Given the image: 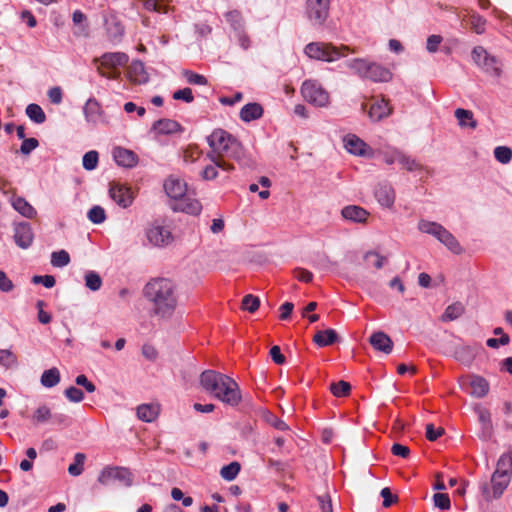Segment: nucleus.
I'll use <instances>...</instances> for the list:
<instances>
[{"label":"nucleus","mask_w":512,"mask_h":512,"mask_svg":"<svg viewBox=\"0 0 512 512\" xmlns=\"http://www.w3.org/2000/svg\"><path fill=\"white\" fill-rule=\"evenodd\" d=\"M207 142L211 151L206 154V158L217 165L220 160H235L241 167L253 168L254 160L247 155L242 144L230 133L223 129H215L208 137Z\"/></svg>","instance_id":"1"},{"label":"nucleus","mask_w":512,"mask_h":512,"mask_svg":"<svg viewBox=\"0 0 512 512\" xmlns=\"http://www.w3.org/2000/svg\"><path fill=\"white\" fill-rule=\"evenodd\" d=\"M145 298L152 304V312L161 318H170L178 304L175 283L168 278L151 279L143 289Z\"/></svg>","instance_id":"2"},{"label":"nucleus","mask_w":512,"mask_h":512,"mask_svg":"<svg viewBox=\"0 0 512 512\" xmlns=\"http://www.w3.org/2000/svg\"><path fill=\"white\" fill-rule=\"evenodd\" d=\"M202 388L222 403L236 407L242 400L237 382L223 373L205 370L200 375Z\"/></svg>","instance_id":"3"},{"label":"nucleus","mask_w":512,"mask_h":512,"mask_svg":"<svg viewBox=\"0 0 512 512\" xmlns=\"http://www.w3.org/2000/svg\"><path fill=\"white\" fill-rule=\"evenodd\" d=\"M347 66L354 70L361 78L369 79L373 82H389L392 79V73L389 69L377 63H369L364 59H352L347 62Z\"/></svg>","instance_id":"4"},{"label":"nucleus","mask_w":512,"mask_h":512,"mask_svg":"<svg viewBox=\"0 0 512 512\" xmlns=\"http://www.w3.org/2000/svg\"><path fill=\"white\" fill-rule=\"evenodd\" d=\"M418 229L422 233L434 236L439 242L447 247L454 254H461L463 248L458 240L441 224L428 220H420Z\"/></svg>","instance_id":"5"},{"label":"nucleus","mask_w":512,"mask_h":512,"mask_svg":"<svg viewBox=\"0 0 512 512\" xmlns=\"http://www.w3.org/2000/svg\"><path fill=\"white\" fill-rule=\"evenodd\" d=\"M349 51L347 46H334L331 43L311 42L305 46V54L312 59L333 62L342 56H346Z\"/></svg>","instance_id":"6"},{"label":"nucleus","mask_w":512,"mask_h":512,"mask_svg":"<svg viewBox=\"0 0 512 512\" xmlns=\"http://www.w3.org/2000/svg\"><path fill=\"white\" fill-rule=\"evenodd\" d=\"M129 57L123 52H107L100 59L95 58L94 62H100L97 71L100 76L108 79H117L120 75L119 68L128 63Z\"/></svg>","instance_id":"7"},{"label":"nucleus","mask_w":512,"mask_h":512,"mask_svg":"<svg viewBox=\"0 0 512 512\" xmlns=\"http://www.w3.org/2000/svg\"><path fill=\"white\" fill-rule=\"evenodd\" d=\"M472 59L485 73L494 77L501 75V63L495 56L490 55L484 47H474Z\"/></svg>","instance_id":"8"},{"label":"nucleus","mask_w":512,"mask_h":512,"mask_svg":"<svg viewBox=\"0 0 512 512\" xmlns=\"http://www.w3.org/2000/svg\"><path fill=\"white\" fill-rule=\"evenodd\" d=\"M301 94L307 102L315 106L324 107L329 102L328 92L315 80L304 81Z\"/></svg>","instance_id":"9"},{"label":"nucleus","mask_w":512,"mask_h":512,"mask_svg":"<svg viewBox=\"0 0 512 512\" xmlns=\"http://www.w3.org/2000/svg\"><path fill=\"white\" fill-rule=\"evenodd\" d=\"M330 0H307L306 16L314 26H322L329 16Z\"/></svg>","instance_id":"10"},{"label":"nucleus","mask_w":512,"mask_h":512,"mask_svg":"<svg viewBox=\"0 0 512 512\" xmlns=\"http://www.w3.org/2000/svg\"><path fill=\"white\" fill-rule=\"evenodd\" d=\"M111 481H118L129 487L133 483L132 473L125 467H105L98 476V482L108 485Z\"/></svg>","instance_id":"11"},{"label":"nucleus","mask_w":512,"mask_h":512,"mask_svg":"<svg viewBox=\"0 0 512 512\" xmlns=\"http://www.w3.org/2000/svg\"><path fill=\"white\" fill-rule=\"evenodd\" d=\"M109 195L111 199L122 208L129 207L134 200V193L131 188L119 183L111 184Z\"/></svg>","instance_id":"12"},{"label":"nucleus","mask_w":512,"mask_h":512,"mask_svg":"<svg viewBox=\"0 0 512 512\" xmlns=\"http://www.w3.org/2000/svg\"><path fill=\"white\" fill-rule=\"evenodd\" d=\"M15 244L21 249H28L34 240V234L30 223L19 222L14 224Z\"/></svg>","instance_id":"13"},{"label":"nucleus","mask_w":512,"mask_h":512,"mask_svg":"<svg viewBox=\"0 0 512 512\" xmlns=\"http://www.w3.org/2000/svg\"><path fill=\"white\" fill-rule=\"evenodd\" d=\"M392 113V107L389 104V101L382 98H372V103L368 109V116L372 121H381L382 119L388 117Z\"/></svg>","instance_id":"14"},{"label":"nucleus","mask_w":512,"mask_h":512,"mask_svg":"<svg viewBox=\"0 0 512 512\" xmlns=\"http://www.w3.org/2000/svg\"><path fill=\"white\" fill-rule=\"evenodd\" d=\"M146 236L148 241L157 247L166 246L173 239L171 232L163 226H151L147 229Z\"/></svg>","instance_id":"15"},{"label":"nucleus","mask_w":512,"mask_h":512,"mask_svg":"<svg viewBox=\"0 0 512 512\" xmlns=\"http://www.w3.org/2000/svg\"><path fill=\"white\" fill-rule=\"evenodd\" d=\"M151 130L159 135H171L183 132L184 128L176 120L163 118L155 121Z\"/></svg>","instance_id":"16"},{"label":"nucleus","mask_w":512,"mask_h":512,"mask_svg":"<svg viewBox=\"0 0 512 512\" xmlns=\"http://www.w3.org/2000/svg\"><path fill=\"white\" fill-rule=\"evenodd\" d=\"M344 146L346 150L357 156L371 155V149L368 145L356 135H347L344 138Z\"/></svg>","instance_id":"17"},{"label":"nucleus","mask_w":512,"mask_h":512,"mask_svg":"<svg viewBox=\"0 0 512 512\" xmlns=\"http://www.w3.org/2000/svg\"><path fill=\"white\" fill-rule=\"evenodd\" d=\"M113 158L115 162L122 167L132 168L138 163V156L132 150L115 147L113 149Z\"/></svg>","instance_id":"18"},{"label":"nucleus","mask_w":512,"mask_h":512,"mask_svg":"<svg viewBox=\"0 0 512 512\" xmlns=\"http://www.w3.org/2000/svg\"><path fill=\"white\" fill-rule=\"evenodd\" d=\"M341 215L344 219L355 223H366L369 212L358 205H348L342 208Z\"/></svg>","instance_id":"19"},{"label":"nucleus","mask_w":512,"mask_h":512,"mask_svg":"<svg viewBox=\"0 0 512 512\" xmlns=\"http://www.w3.org/2000/svg\"><path fill=\"white\" fill-rule=\"evenodd\" d=\"M375 197L380 205L390 208L395 202V191L389 183H380L375 189Z\"/></svg>","instance_id":"20"},{"label":"nucleus","mask_w":512,"mask_h":512,"mask_svg":"<svg viewBox=\"0 0 512 512\" xmlns=\"http://www.w3.org/2000/svg\"><path fill=\"white\" fill-rule=\"evenodd\" d=\"M369 342L375 350L385 354H390L392 352L393 342L384 332L379 331L373 333L369 338Z\"/></svg>","instance_id":"21"},{"label":"nucleus","mask_w":512,"mask_h":512,"mask_svg":"<svg viewBox=\"0 0 512 512\" xmlns=\"http://www.w3.org/2000/svg\"><path fill=\"white\" fill-rule=\"evenodd\" d=\"M219 164L220 165H217L215 162H211V164L206 165L201 171L202 179L206 181L214 180L218 176V169L225 172H231L234 170V166L228 161L220 160Z\"/></svg>","instance_id":"22"},{"label":"nucleus","mask_w":512,"mask_h":512,"mask_svg":"<svg viewBox=\"0 0 512 512\" xmlns=\"http://www.w3.org/2000/svg\"><path fill=\"white\" fill-rule=\"evenodd\" d=\"M511 480V475L506 473H500L499 471H494L491 477L492 489H493V498H500L509 485Z\"/></svg>","instance_id":"23"},{"label":"nucleus","mask_w":512,"mask_h":512,"mask_svg":"<svg viewBox=\"0 0 512 512\" xmlns=\"http://www.w3.org/2000/svg\"><path fill=\"white\" fill-rule=\"evenodd\" d=\"M164 189L166 194L173 199H181L186 193V184L176 178H168L164 182Z\"/></svg>","instance_id":"24"},{"label":"nucleus","mask_w":512,"mask_h":512,"mask_svg":"<svg viewBox=\"0 0 512 512\" xmlns=\"http://www.w3.org/2000/svg\"><path fill=\"white\" fill-rule=\"evenodd\" d=\"M263 107L256 102L244 105L240 110V119L244 122H251L263 116Z\"/></svg>","instance_id":"25"},{"label":"nucleus","mask_w":512,"mask_h":512,"mask_svg":"<svg viewBox=\"0 0 512 512\" xmlns=\"http://www.w3.org/2000/svg\"><path fill=\"white\" fill-rule=\"evenodd\" d=\"M127 74L134 83L143 84L148 81V75L141 61H133L128 67Z\"/></svg>","instance_id":"26"},{"label":"nucleus","mask_w":512,"mask_h":512,"mask_svg":"<svg viewBox=\"0 0 512 512\" xmlns=\"http://www.w3.org/2000/svg\"><path fill=\"white\" fill-rule=\"evenodd\" d=\"M13 208L22 216L33 219L37 215L35 208L23 197H14L12 199Z\"/></svg>","instance_id":"27"},{"label":"nucleus","mask_w":512,"mask_h":512,"mask_svg":"<svg viewBox=\"0 0 512 512\" xmlns=\"http://www.w3.org/2000/svg\"><path fill=\"white\" fill-rule=\"evenodd\" d=\"M337 340L338 335L334 329L318 331L313 337V342L319 347L332 345Z\"/></svg>","instance_id":"28"},{"label":"nucleus","mask_w":512,"mask_h":512,"mask_svg":"<svg viewBox=\"0 0 512 512\" xmlns=\"http://www.w3.org/2000/svg\"><path fill=\"white\" fill-rule=\"evenodd\" d=\"M100 103L95 98H89L84 106L86 120L96 123L101 115Z\"/></svg>","instance_id":"29"},{"label":"nucleus","mask_w":512,"mask_h":512,"mask_svg":"<svg viewBox=\"0 0 512 512\" xmlns=\"http://www.w3.org/2000/svg\"><path fill=\"white\" fill-rule=\"evenodd\" d=\"M159 414V407L152 404H142L137 408V416L145 422H152Z\"/></svg>","instance_id":"30"},{"label":"nucleus","mask_w":512,"mask_h":512,"mask_svg":"<svg viewBox=\"0 0 512 512\" xmlns=\"http://www.w3.org/2000/svg\"><path fill=\"white\" fill-rule=\"evenodd\" d=\"M470 385L472 389V395L478 398L486 396L489 392V383L485 378L481 376H474Z\"/></svg>","instance_id":"31"},{"label":"nucleus","mask_w":512,"mask_h":512,"mask_svg":"<svg viewBox=\"0 0 512 512\" xmlns=\"http://www.w3.org/2000/svg\"><path fill=\"white\" fill-rule=\"evenodd\" d=\"M465 311L461 302H455L449 305L441 316L442 322H448L458 319Z\"/></svg>","instance_id":"32"},{"label":"nucleus","mask_w":512,"mask_h":512,"mask_svg":"<svg viewBox=\"0 0 512 512\" xmlns=\"http://www.w3.org/2000/svg\"><path fill=\"white\" fill-rule=\"evenodd\" d=\"M179 209L191 215H197L201 212L202 206L196 199L182 197L179 202Z\"/></svg>","instance_id":"33"},{"label":"nucleus","mask_w":512,"mask_h":512,"mask_svg":"<svg viewBox=\"0 0 512 512\" xmlns=\"http://www.w3.org/2000/svg\"><path fill=\"white\" fill-rule=\"evenodd\" d=\"M455 358L465 365H470L475 358V351L470 346H460L455 349Z\"/></svg>","instance_id":"34"},{"label":"nucleus","mask_w":512,"mask_h":512,"mask_svg":"<svg viewBox=\"0 0 512 512\" xmlns=\"http://www.w3.org/2000/svg\"><path fill=\"white\" fill-rule=\"evenodd\" d=\"M60 382V372L56 367L45 370L41 376V384L44 387L52 388Z\"/></svg>","instance_id":"35"},{"label":"nucleus","mask_w":512,"mask_h":512,"mask_svg":"<svg viewBox=\"0 0 512 512\" xmlns=\"http://www.w3.org/2000/svg\"><path fill=\"white\" fill-rule=\"evenodd\" d=\"M455 117L458 120V123L461 127H476V121L473 119V113L469 110H465L462 108H458L455 111Z\"/></svg>","instance_id":"36"},{"label":"nucleus","mask_w":512,"mask_h":512,"mask_svg":"<svg viewBox=\"0 0 512 512\" xmlns=\"http://www.w3.org/2000/svg\"><path fill=\"white\" fill-rule=\"evenodd\" d=\"M26 115L37 124H42L46 120V115L38 104H29L26 107Z\"/></svg>","instance_id":"37"},{"label":"nucleus","mask_w":512,"mask_h":512,"mask_svg":"<svg viewBox=\"0 0 512 512\" xmlns=\"http://www.w3.org/2000/svg\"><path fill=\"white\" fill-rule=\"evenodd\" d=\"M225 18L235 32L244 29V20L240 11H229L225 14Z\"/></svg>","instance_id":"38"},{"label":"nucleus","mask_w":512,"mask_h":512,"mask_svg":"<svg viewBox=\"0 0 512 512\" xmlns=\"http://www.w3.org/2000/svg\"><path fill=\"white\" fill-rule=\"evenodd\" d=\"M52 419V412L46 405L39 406L32 415V421L34 424H43Z\"/></svg>","instance_id":"39"},{"label":"nucleus","mask_w":512,"mask_h":512,"mask_svg":"<svg viewBox=\"0 0 512 512\" xmlns=\"http://www.w3.org/2000/svg\"><path fill=\"white\" fill-rule=\"evenodd\" d=\"M86 455L84 453H76L74 456V462L68 467V473L72 476H79L84 470V463Z\"/></svg>","instance_id":"40"},{"label":"nucleus","mask_w":512,"mask_h":512,"mask_svg":"<svg viewBox=\"0 0 512 512\" xmlns=\"http://www.w3.org/2000/svg\"><path fill=\"white\" fill-rule=\"evenodd\" d=\"M240 464L236 461L234 462H231L230 464L226 465V466H223L220 470V475L223 479L227 480V481H232L234 480L239 471H240Z\"/></svg>","instance_id":"41"},{"label":"nucleus","mask_w":512,"mask_h":512,"mask_svg":"<svg viewBox=\"0 0 512 512\" xmlns=\"http://www.w3.org/2000/svg\"><path fill=\"white\" fill-rule=\"evenodd\" d=\"M397 159L398 163L408 171H416L423 168L419 162H417L414 158L404 154L403 152L402 154H398Z\"/></svg>","instance_id":"42"},{"label":"nucleus","mask_w":512,"mask_h":512,"mask_svg":"<svg viewBox=\"0 0 512 512\" xmlns=\"http://www.w3.org/2000/svg\"><path fill=\"white\" fill-rule=\"evenodd\" d=\"M330 391L336 397H346L350 394L351 385L346 381L340 380L330 385Z\"/></svg>","instance_id":"43"},{"label":"nucleus","mask_w":512,"mask_h":512,"mask_svg":"<svg viewBox=\"0 0 512 512\" xmlns=\"http://www.w3.org/2000/svg\"><path fill=\"white\" fill-rule=\"evenodd\" d=\"M84 279L85 286L92 291H98L102 286V279L95 271H88Z\"/></svg>","instance_id":"44"},{"label":"nucleus","mask_w":512,"mask_h":512,"mask_svg":"<svg viewBox=\"0 0 512 512\" xmlns=\"http://www.w3.org/2000/svg\"><path fill=\"white\" fill-rule=\"evenodd\" d=\"M495 471L500 473L512 474V456L509 453H505L500 456L497 462Z\"/></svg>","instance_id":"45"},{"label":"nucleus","mask_w":512,"mask_h":512,"mask_svg":"<svg viewBox=\"0 0 512 512\" xmlns=\"http://www.w3.org/2000/svg\"><path fill=\"white\" fill-rule=\"evenodd\" d=\"M70 262V256L67 251L60 250L53 252L51 255V264L54 267H64Z\"/></svg>","instance_id":"46"},{"label":"nucleus","mask_w":512,"mask_h":512,"mask_svg":"<svg viewBox=\"0 0 512 512\" xmlns=\"http://www.w3.org/2000/svg\"><path fill=\"white\" fill-rule=\"evenodd\" d=\"M88 219L94 224H101L106 219L105 210L101 206H93L87 214Z\"/></svg>","instance_id":"47"},{"label":"nucleus","mask_w":512,"mask_h":512,"mask_svg":"<svg viewBox=\"0 0 512 512\" xmlns=\"http://www.w3.org/2000/svg\"><path fill=\"white\" fill-rule=\"evenodd\" d=\"M202 155V151L196 145H189L183 151V160L186 163L196 162Z\"/></svg>","instance_id":"48"},{"label":"nucleus","mask_w":512,"mask_h":512,"mask_svg":"<svg viewBox=\"0 0 512 512\" xmlns=\"http://www.w3.org/2000/svg\"><path fill=\"white\" fill-rule=\"evenodd\" d=\"M107 31L109 39L114 43H118L124 34V27L119 22H114L108 26Z\"/></svg>","instance_id":"49"},{"label":"nucleus","mask_w":512,"mask_h":512,"mask_svg":"<svg viewBox=\"0 0 512 512\" xmlns=\"http://www.w3.org/2000/svg\"><path fill=\"white\" fill-rule=\"evenodd\" d=\"M98 159H99V154L97 151H95V150L88 151L83 156V161H82L83 167L89 171L95 169L98 165Z\"/></svg>","instance_id":"50"},{"label":"nucleus","mask_w":512,"mask_h":512,"mask_svg":"<svg viewBox=\"0 0 512 512\" xmlns=\"http://www.w3.org/2000/svg\"><path fill=\"white\" fill-rule=\"evenodd\" d=\"M494 156L497 161L506 164L512 159V150L506 146H498L494 150Z\"/></svg>","instance_id":"51"},{"label":"nucleus","mask_w":512,"mask_h":512,"mask_svg":"<svg viewBox=\"0 0 512 512\" xmlns=\"http://www.w3.org/2000/svg\"><path fill=\"white\" fill-rule=\"evenodd\" d=\"M260 306V300L258 297L248 294L244 296L242 300V308L250 313H254Z\"/></svg>","instance_id":"52"},{"label":"nucleus","mask_w":512,"mask_h":512,"mask_svg":"<svg viewBox=\"0 0 512 512\" xmlns=\"http://www.w3.org/2000/svg\"><path fill=\"white\" fill-rule=\"evenodd\" d=\"M17 364V357L8 349L0 350V365L10 368Z\"/></svg>","instance_id":"53"},{"label":"nucleus","mask_w":512,"mask_h":512,"mask_svg":"<svg viewBox=\"0 0 512 512\" xmlns=\"http://www.w3.org/2000/svg\"><path fill=\"white\" fill-rule=\"evenodd\" d=\"M477 413L479 421L482 424L483 430L488 431L490 433L492 431V422L489 410L485 408H480L477 410Z\"/></svg>","instance_id":"54"},{"label":"nucleus","mask_w":512,"mask_h":512,"mask_svg":"<svg viewBox=\"0 0 512 512\" xmlns=\"http://www.w3.org/2000/svg\"><path fill=\"white\" fill-rule=\"evenodd\" d=\"M86 15L80 10H76L73 12L72 20L75 25L79 26V32H76L77 35H86L87 34V25H82L83 22L86 21Z\"/></svg>","instance_id":"55"},{"label":"nucleus","mask_w":512,"mask_h":512,"mask_svg":"<svg viewBox=\"0 0 512 512\" xmlns=\"http://www.w3.org/2000/svg\"><path fill=\"white\" fill-rule=\"evenodd\" d=\"M470 25L474 32L482 34L485 31L486 20L478 14H473L470 17Z\"/></svg>","instance_id":"56"},{"label":"nucleus","mask_w":512,"mask_h":512,"mask_svg":"<svg viewBox=\"0 0 512 512\" xmlns=\"http://www.w3.org/2000/svg\"><path fill=\"white\" fill-rule=\"evenodd\" d=\"M434 505L442 510H447L451 506L450 498L445 493H435L433 495Z\"/></svg>","instance_id":"57"},{"label":"nucleus","mask_w":512,"mask_h":512,"mask_svg":"<svg viewBox=\"0 0 512 512\" xmlns=\"http://www.w3.org/2000/svg\"><path fill=\"white\" fill-rule=\"evenodd\" d=\"M183 75L185 76V78L189 84H193V85H206L207 84V79L203 75L194 73L190 70H184Z\"/></svg>","instance_id":"58"},{"label":"nucleus","mask_w":512,"mask_h":512,"mask_svg":"<svg viewBox=\"0 0 512 512\" xmlns=\"http://www.w3.org/2000/svg\"><path fill=\"white\" fill-rule=\"evenodd\" d=\"M38 146L39 142L36 138H25L20 146V153L23 155H29Z\"/></svg>","instance_id":"59"},{"label":"nucleus","mask_w":512,"mask_h":512,"mask_svg":"<svg viewBox=\"0 0 512 512\" xmlns=\"http://www.w3.org/2000/svg\"><path fill=\"white\" fill-rule=\"evenodd\" d=\"M64 394L71 402L78 403L84 399V393L82 392V390L74 386H70L69 388H67Z\"/></svg>","instance_id":"60"},{"label":"nucleus","mask_w":512,"mask_h":512,"mask_svg":"<svg viewBox=\"0 0 512 512\" xmlns=\"http://www.w3.org/2000/svg\"><path fill=\"white\" fill-rule=\"evenodd\" d=\"M173 99L182 100L186 103H191L194 100V96L192 90L190 88H183L175 91L173 93Z\"/></svg>","instance_id":"61"},{"label":"nucleus","mask_w":512,"mask_h":512,"mask_svg":"<svg viewBox=\"0 0 512 512\" xmlns=\"http://www.w3.org/2000/svg\"><path fill=\"white\" fill-rule=\"evenodd\" d=\"M32 282L34 284H43L46 288H52L55 285L56 280L55 277L52 275H35L32 278Z\"/></svg>","instance_id":"62"},{"label":"nucleus","mask_w":512,"mask_h":512,"mask_svg":"<svg viewBox=\"0 0 512 512\" xmlns=\"http://www.w3.org/2000/svg\"><path fill=\"white\" fill-rule=\"evenodd\" d=\"M380 495L383 498L382 505H383L384 508H388L393 503L398 501V497L397 496H393L392 493H391L390 488H388V487L383 488L381 490V492H380Z\"/></svg>","instance_id":"63"},{"label":"nucleus","mask_w":512,"mask_h":512,"mask_svg":"<svg viewBox=\"0 0 512 512\" xmlns=\"http://www.w3.org/2000/svg\"><path fill=\"white\" fill-rule=\"evenodd\" d=\"M13 289V282L7 277L6 273L0 269V291L4 293H9Z\"/></svg>","instance_id":"64"}]
</instances>
